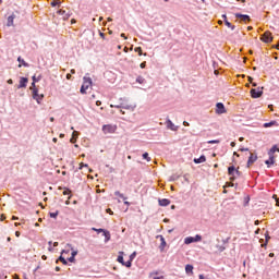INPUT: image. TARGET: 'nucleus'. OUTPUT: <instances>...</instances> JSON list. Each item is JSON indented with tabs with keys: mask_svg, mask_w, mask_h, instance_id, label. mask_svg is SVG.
Returning a JSON list of instances; mask_svg holds the SVG:
<instances>
[{
	"mask_svg": "<svg viewBox=\"0 0 279 279\" xmlns=\"http://www.w3.org/2000/svg\"><path fill=\"white\" fill-rule=\"evenodd\" d=\"M276 151H279L278 145H274V146L269 149V151H268L269 159L266 160V165H267L268 167H271V165H275V163H276V157H275V155H274V154H276Z\"/></svg>",
	"mask_w": 279,
	"mask_h": 279,
	"instance_id": "nucleus-1",
	"label": "nucleus"
},
{
	"mask_svg": "<svg viewBox=\"0 0 279 279\" xmlns=\"http://www.w3.org/2000/svg\"><path fill=\"white\" fill-rule=\"evenodd\" d=\"M93 86V78L88 76L83 77V85L81 86V94L86 95V90H88Z\"/></svg>",
	"mask_w": 279,
	"mask_h": 279,
	"instance_id": "nucleus-2",
	"label": "nucleus"
},
{
	"mask_svg": "<svg viewBox=\"0 0 279 279\" xmlns=\"http://www.w3.org/2000/svg\"><path fill=\"white\" fill-rule=\"evenodd\" d=\"M104 134H114L117 132V124H105L102 125Z\"/></svg>",
	"mask_w": 279,
	"mask_h": 279,
	"instance_id": "nucleus-3",
	"label": "nucleus"
},
{
	"mask_svg": "<svg viewBox=\"0 0 279 279\" xmlns=\"http://www.w3.org/2000/svg\"><path fill=\"white\" fill-rule=\"evenodd\" d=\"M202 241V235L196 234L194 238L193 236H187L184 239L185 245H191V243H199Z\"/></svg>",
	"mask_w": 279,
	"mask_h": 279,
	"instance_id": "nucleus-4",
	"label": "nucleus"
},
{
	"mask_svg": "<svg viewBox=\"0 0 279 279\" xmlns=\"http://www.w3.org/2000/svg\"><path fill=\"white\" fill-rule=\"evenodd\" d=\"M260 40H262L263 43H266V44L272 43V41H274V36H271V32L266 31V32L262 35Z\"/></svg>",
	"mask_w": 279,
	"mask_h": 279,
	"instance_id": "nucleus-5",
	"label": "nucleus"
},
{
	"mask_svg": "<svg viewBox=\"0 0 279 279\" xmlns=\"http://www.w3.org/2000/svg\"><path fill=\"white\" fill-rule=\"evenodd\" d=\"M228 174L230 175V180H234L236 175H239V170H236V168H234V166H231L228 168Z\"/></svg>",
	"mask_w": 279,
	"mask_h": 279,
	"instance_id": "nucleus-6",
	"label": "nucleus"
},
{
	"mask_svg": "<svg viewBox=\"0 0 279 279\" xmlns=\"http://www.w3.org/2000/svg\"><path fill=\"white\" fill-rule=\"evenodd\" d=\"M251 96L253 97V99H258V97L263 96V89L260 88L251 89Z\"/></svg>",
	"mask_w": 279,
	"mask_h": 279,
	"instance_id": "nucleus-7",
	"label": "nucleus"
},
{
	"mask_svg": "<svg viewBox=\"0 0 279 279\" xmlns=\"http://www.w3.org/2000/svg\"><path fill=\"white\" fill-rule=\"evenodd\" d=\"M45 95L38 94V89H33V99L37 100V104H40V100L44 99Z\"/></svg>",
	"mask_w": 279,
	"mask_h": 279,
	"instance_id": "nucleus-8",
	"label": "nucleus"
},
{
	"mask_svg": "<svg viewBox=\"0 0 279 279\" xmlns=\"http://www.w3.org/2000/svg\"><path fill=\"white\" fill-rule=\"evenodd\" d=\"M216 113L217 114H226V106L222 102H218L216 105Z\"/></svg>",
	"mask_w": 279,
	"mask_h": 279,
	"instance_id": "nucleus-9",
	"label": "nucleus"
},
{
	"mask_svg": "<svg viewBox=\"0 0 279 279\" xmlns=\"http://www.w3.org/2000/svg\"><path fill=\"white\" fill-rule=\"evenodd\" d=\"M27 82H29L27 77H20L17 88H27Z\"/></svg>",
	"mask_w": 279,
	"mask_h": 279,
	"instance_id": "nucleus-10",
	"label": "nucleus"
},
{
	"mask_svg": "<svg viewBox=\"0 0 279 279\" xmlns=\"http://www.w3.org/2000/svg\"><path fill=\"white\" fill-rule=\"evenodd\" d=\"M166 125L168 128V130H171L172 132H178V126L175 124H173V122L171 120H167L166 121Z\"/></svg>",
	"mask_w": 279,
	"mask_h": 279,
	"instance_id": "nucleus-11",
	"label": "nucleus"
},
{
	"mask_svg": "<svg viewBox=\"0 0 279 279\" xmlns=\"http://www.w3.org/2000/svg\"><path fill=\"white\" fill-rule=\"evenodd\" d=\"M256 160H258V156L254 155L253 153H251L248 160H247V167L252 166L253 163L256 162Z\"/></svg>",
	"mask_w": 279,
	"mask_h": 279,
	"instance_id": "nucleus-12",
	"label": "nucleus"
},
{
	"mask_svg": "<svg viewBox=\"0 0 279 279\" xmlns=\"http://www.w3.org/2000/svg\"><path fill=\"white\" fill-rule=\"evenodd\" d=\"M235 19H240L243 23H248L250 21V15H243L241 13L235 14Z\"/></svg>",
	"mask_w": 279,
	"mask_h": 279,
	"instance_id": "nucleus-13",
	"label": "nucleus"
},
{
	"mask_svg": "<svg viewBox=\"0 0 279 279\" xmlns=\"http://www.w3.org/2000/svg\"><path fill=\"white\" fill-rule=\"evenodd\" d=\"M58 14L62 16L63 21H69L71 16V14L66 13V11L62 9L58 11Z\"/></svg>",
	"mask_w": 279,
	"mask_h": 279,
	"instance_id": "nucleus-14",
	"label": "nucleus"
},
{
	"mask_svg": "<svg viewBox=\"0 0 279 279\" xmlns=\"http://www.w3.org/2000/svg\"><path fill=\"white\" fill-rule=\"evenodd\" d=\"M135 258H136V252H133L130 255V259L125 262L124 267H132V260H134Z\"/></svg>",
	"mask_w": 279,
	"mask_h": 279,
	"instance_id": "nucleus-15",
	"label": "nucleus"
},
{
	"mask_svg": "<svg viewBox=\"0 0 279 279\" xmlns=\"http://www.w3.org/2000/svg\"><path fill=\"white\" fill-rule=\"evenodd\" d=\"M222 19H223L225 25H226L227 27H229V28L232 29V31L235 29L236 26L232 25V23H230V22L228 21V16H227L226 14L222 15Z\"/></svg>",
	"mask_w": 279,
	"mask_h": 279,
	"instance_id": "nucleus-16",
	"label": "nucleus"
},
{
	"mask_svg": "<svg viewBox=\"0 0 279 279\" xmlns=\"http://www.w3.org/2000/svg\"><path fill=\"white\" fill-rule=\"evenodd\" d=\"M149 278L151 279H165V276L160 275L158 271L150 272Z\"/></svg>",
	"mask_w": 279,
	"mask_h": 279,
	"instance_id": "nucleus-17",
	"label": "nucleus"
},
{
	"mask_svg": "<svg viewBox=\"0 0 279 279\" xmlns=\"http://www.w3.org/2000/svg\"><path fill=\"white\" fill-rule=\"evenodd\" d=\"M159 206H169L171 204V201L169 198H159Z\"/></svg>",
	"mask_w": 279,
	"mask_h": 279,
	"instance_id": "nucleus-18",
	"label": "nucleus"
},
{
	"mask_svg": "<svg viewBox=\"0 0 279 279\" xmlns=\"http://www.w3.org/2000/svg\"><path fill=\"white\" fill-rule=\"evenodd\" d=\"M78 136H80V133H78L77 131H73L72 137H71L70 142H71L72 144L77 143V137H78Z\"/></svg>",
	"mask_w": 279,
	"mask_h": 279,
	"instance_id": "nucleus-19",
	"label": "nucleus"
},
{
	"mask_svg": "<svg viewBox=\"0 0 279 279\" xmlns=\"http://www.w3.org/2000/svg\"><path fill=\"white\" fill-rule=\"evenodd\" d=\"M195 165H202V162H206V156L202 155L199 158L194 159Z\"/></svg>",
	"mask_w": 279,
	"mask_h": 279,
	"instance_id": "nucleus-20",
	"label": "nucleus"
},
{
	"mask_svg": "<svg viewBox=\"0 0 279 279\" xmlns=\"http://www.w3.org/2000/svg\"><path fill=\"white\" fill-rule=\"evenodd\" d=\"M14 19H16V15L12 14L11 16L8 17V27H12L14 25Z\"/></svg>",
	"mask_w": 279,
	"mask_h": 279,
	"instance_id": "nucleus-21",
	"label": "nucleus"
},
{
	"mask_svg": "<svg viewBox=\"0 0 279 279\" xmlns=\"http://www.w3.org/2000/svg\"><path fill=\"white\" fill-rule=\"evenodd\" d=\"M185 272L187 274V276H193V265L187 264L185 266Z\"/></svg>",
	"mask_w": 279,
	"mask_h": 279,
	"instance_id": "nucleus-22",
	"label": "nucleus"
},
{
	"mask_svg": "<svg viewBox=\"0 0 279 279\" xmlns=\"http://www.w3.org/2000/svg\"><path fill=\"white\" fill-rule=\"evenodd\" d=\"M274 125H278V122L277 121H270V122H267V123H264V128H274Z\"/></svg>",
	"mask_w": 279,
	"mask_h": 279,
	"instance_id": "nucleus-23",
	"label": "nucleus"
},
{
	"mask_svg": "<svg viewBox=\"0 0 279 279\" xmlns=\"http://www.w3.org/2000/svg\"><path fill=\"white\" fill-rule=\"evenodd\" d=\"M114 195H116V197H120V199H123V202H125V199H128L126 197H125V195H123L121 192H119V191H116L114 192Z\"/></svg>",
	"mask_w": 279,
	"mask_h": 279,
	"instance_id": "nucleus-24",
	"label": "nucleus"
},
{
	"mask_svg": "<svg viewBox=\"0 0 279 279\" xmlns=\"http://www.w3.org/2000/svg\"><path fill=\"white\" fill-rule=\"evenodd\" d=\"M134 51H135L136 53H138V56H147V52L143 53V48H141V47H136V48L134 49Z\"/></svg>",
	"mask_w": 279,
	"mask_h": 279,
	"instance_id": "nucleus-25",
	"label": "nucleus"
},
{
	"mask_svg": "<svg viewBox=\"0 0 279 279\" xmlns=\"http://www.w3.org/2000/svg\"><path fill=\"white\" fill-rule=\"evenodd\" d=\"M63 195H69V199H71V197H73V194H71V191L68 187L63 189Z\"/></svg>",
	"mask_w": 279,
	"mask_h": 279,
	"instance_id": "nucleus-26",
	"label": "nucleus"
},
{
	"mask_svg": "<svg viewBox=\"0 0 279 279\" xmlns=\"http://www.w3.org/2000/svg\"><path fill=\"white\" fill-rule=\"evenodd\" d=\"M17 62H20V64H22V66H29V64L27 62H25V60L21 57L17 58Z\"/></svg>",
	"mask_w": 279,
	"mask_h": 279,
	"instance_id": "nucleus-27",
	"label": "nucleus"
},
{
	"mask_svg": "<svg viewBox=\"0 0 279 279\" xmlns=\"http://www.w3.org/2000/svg\"><path fill=\"white\" fill-rule=\"evenodd\" d=\"M102 234H104V236H105V239H106V243H108V241H110V231H104L102 232Z\"/></svg>",
	"mask_w": 279,
	"mask_h": 279,
	"instance_id": "nucleus-28",
	"label": "nucleus"
},
{
	"mask_svg": "<svg viewBox=\"0 0 279 279\" xmlns=\"http://www.w3.org/2000/svg\"><path fill=\"white\" fill-rule=\"evenodd\" d=\"M142 156L144 160H147V162H151V157H149L148 153H144Z\"/></svg>",
	"mask_w": 279,
	"mask_h": 279,
	"instance_id": "nucleus-29",
	"label": "nucleus"
},
{
	"mask_svg": "<svg viewBox=\"0 0 279 279\" xmlns=\"http://www.w3.org/2000/svg\"><path fill=\"white\" fill-rule=\"evenodd\" d=\"M136 82L137 84H145V78L143 76H137Z\"/></svg>",
	"mask_w": 279,
	"mask_h": 279,
	"instance_id": "nucleus-30",
	"label": "nucleus"
},
{
	"mask_svg": "<svg viewBox=\"0 0 279 279\" xmlns=\"http://www.w3.org/2000/svg\"><path fill=\"white\" fill-rule=\"evenodd\" d=\"M118 263L125 265V262H123V253H120V255L118 256Z\"/></svg>",
	"mask_w": 279,
	"mask_h": 279,
	"instance_id": "nucleus-31",
	"label": "nucleus"
},
{
	"mask_svg": "<svg viewBox=\"0 0 279 279\" xmlns=\"http://www.w3.org/2000/svg\"><path fill=\"white\" fill-rule=\"evenodd\" d=\"M166 246H167V242L165 241V238L161 236L160 250H165Z\"/></svg>",
	"mask_w": 279,
	"mask_h": 279,
	"instance_id": "nucleus-32",
	"label": "nucleus"
},
{
	"mask_svg": "<svg viewBox=\"0 0 279 279\" xmlns=\"http://www.w3.org/2000/svg\"><path fill=\"white\" fill-rule=\"evenodd\" d=\"M209 145H219L220 141L219 140H213L207 142Z\"/></svg>",
	"mask_w": 279,
	"mask_h": 279,
	"instance_id": "nucleus-33",
	"label": "nucleus"
},
{
	"mask_svg": "<svg viewBox=\"0 0 279 279\" xmlns=\"http://www.w3.org/2000/svg\"><path fill=\"white\" fill-rule=\"evenodd\" d=\"M59 260H60V263H62L63 265H68V262H66V259H65L64 257L60 256V257H59Z\"/></svg>",
	"mask_w": 279,
	"mask_h": 279,
	"instance_id": "nucleus-34",
	"label": "nucleus"
},
{
	"mask_svg": "<svg viewBox=\"0 0 279 279\" xmlns=\"http://www.w3.org/2000/svg\"><path fill=\"white\" fill-rule=\"evenodd\" d=\"M93 230H94V232H98V234L99 233H104L106 230H104V229H96V228H93Z\"/></svg>",
	"mask_w": 279,
	"mask_h": 279,
	"instance_id": "nucleus-35",
	"label": "nucleus"
},
{
	"mask_svg": "<svg viewBox=\"0 0 279 279\" xmlns=\"http://www.w3.org/2000/svg\"><path fill=\"white\" fill-rule=\"evenodd\" d=\"M50 217H51L52 219H56V217H58V211H57V213H50Z\"/></svg>",
	"mask_w": 279,
	"mask_h": 279,
	"instance_id": "nucleus-36",
	"label": "nucleus"
},
{
	"mask_svg": "<svg viewBox=\"0 0 279 279\" xmlns=\"http://www.w3.org/2000/svg\"><path fill=\"white\" fill-rule=\"evenodd\" d=\"M272 197H274V199H276V206H279L278 195H274Z\"/></svg>",
	"mask_w": 279,
	"mask_h": 279,
	"instance_id": "nucleus-37",
	"label": "nucleus"
},
{
	"mask_svg": "<svg viewBox=\"0 0 279 279\" xmlns=\"http://www.w3.org/2000/svg\"><path fill=\"white\" fill-rule=\"evenodd\" d=\"M84 167L88 168V165L84 163V162H81L80 163V169H84Z\"/></svg>",
	"mask_w": 279,
	"mask_h": 279,
	"instance_id": "nucleus-38",
	"label": "nucleus"
},
{
	"mask_svg": "<svg viewBox=\"0 0 279 279\" xmlns=\"http://www.w3.org/2000/svg\"><path fill=\"white\" fill-rule=\"evenodd\" d=\"M140 66H141V69H145V66H147V62H142L141 64H140Z\"/></svg>",
	"mask_w": 279,
	"mask_h": 279,
	"instance_id": "nucleus-39",
	"label": "nucleus"
},
{
	"mask_svg": "<svg viewBox=\"0 0 279 279\" xmlns=\"http://www.w3.org/2000/svg\"><path fill=\"white\" fill-rule=\"evenodd\" d=\"M106 213H107L108 215H114V213H113L112 209H110V208H107Z\"/></svg>",
	"mask_w": 279,
	"mask_h": 279,
	"instance_id": "nucleus-40",
	"label": "nucleus"
},
{
	"mask_svg": "<svg viewBox=\"0 0 279 279\" xmlns=\"http://www.w3.org/2000/svg\"><path fill=\"white\" fill-rule=\"evenodd\" d=\"M69 263H75V257H73V255L68 259Z\"/></svg>",
	"mask_w": 279,
	"mask_h": 279,
	"instance_id": "nucleus-41",
	"label": "nucleus"
},
{
	"mask_svg": "<svg viewBox=\"0 0 279 279\" xmlns=\"http://www.w3.org/2000/svg\"><path fill=\"white\" fill-rule=\"evenodd\" d=\"M0 221H5V215L2 214V215L0 216Z\"/></svg>",
	"mask_w": 279,
	"mask_h": 279,
	"instance_id": "nucleus-42",
	"label": "nucleus"
},
{
	"mask_svg": "<svg viewBox=\"0 0 279 279\" xmlns=\"http://www.w3.org/2000/svg\"><path fill=\"white\" fill-rule=\"evenodd\" d=\"M48 244L50 245V246L48 247L49 252H53V247H51V241L48 242Z\"/></svg>",
	"mask_w": 279,
	"mask_h": 279,
	"instance_id": "nucleus-43",
	"label": "nucleus"
},
{
	"mask_svg": "<svg viewBox=\"0 0 279 279\" xmlns=\"http://www.w3.org/2000/svg\"><path fill=\"white\" fill-rule=\"evenodd\" d=\"M51 5H52V8H56V5H58V1H52Z\"/></svg>",
	"mask_w": 279,
	"mask_h": 279,
	"instance_id": "nucleus-44",
	"label": "nucleus"
},
{
	"mask_svg": "<svg viewBox=\"0 0 279 279\" xmlns=\"http://www.w3.org/2000/svg\"><path fill=\"white\" fill-rule=\"evenodd\" d=\"M72 256L75 258V256H77V251H73Z\"/></svg>",
	"mask_w": 279,
	"mask_h": 279,
	"instance_id": "nucleus-45",
	"label": "nucleus"
},
{
	"mask_svg": "<svg viewBox=\"0 0 279 279\" xmlns=\"http://www.w3.org/2000/svg\"><path fill=\"white\" fill-rule=\"evenodd\" d=\"M19 217L12 216V221H17Z\"/></svg>",
	"mask_w": 279,
	"mask_h": 279,
	"instance_id": "nucleus-46",
	"label": "nucleus"
},
{
	"mask_svg": "<svg viewBox=\"0 0 279 279\" xmlns=\"http://www.w3.org/2000/svg\"><path fill=\"white\" fill-rule=\"evenodd\" d=\"M121 38H124V40H128V37L124 35V33L121 34Z\"/></svg>",
	"mask_w": 279,
	"mask_h": 279,
	"instance_id": "nucleus-47",
	"label": "nucleus"
},
{
	"mask_svg": "<svg viewBox=\"0 0 279 279\" xmlns=\"http://www.w3.org/2000/svg\"><path fill=\"white\" fill-rule=\"evenodd\" d=\"M32 88H36V83L35 82L32 83L31 90H32Z\"/></svg>",
	"mask_w": 279,
	"mask_h": 279,
	"instance_id": "nucleus-48",
	"label": "nucleus"
},
{
	"mask_svg": "<svg viewBox=\"0 0 279 279\" xmlns=\"http://www.w3.org/2000/svg\"><path fill=\"white\" fill-rule=\"evenodd\" d=\"M110 108H121V106H119V105H116V106L111 105Z\"/></svg>",
	"mask_w": 279,
	"mask_h": 279,
	"instance_id": "nucleus-49",
	"label": "nucleus"
},
{
	"mask_svg": "<svg viewBox=\"0 0 279 279\" xmlns=\"http://www.w3.org/2000/svg\"><path fill=\"white\" fill-rule=\"evenodd\" d=\"M183 125H184L185 128H189L190 124H189V122L184 121V122H183Z\"/></svg>",
	"mask_w": 279,
	"mask_h": 279,
	"instance_id": "nucleus-50",
	"label": "nucleus"
},
{
	"mask_svg": "<svg viewBox=\"0 0 279 279\" xmlns=\"http://www.w3.org/2000/svg\"><path fill=\"white\" fill-rule=\"evenodd\" d=\"M96 106H101V100H97Z\"/></svg>",
	"mask_w": 279,
	"mask_h": 279,
	"instance_id": "nucleus-51",
	"label": "nucleus"
},
{
	"mask_svg": "<svg viewBox=\"0 0 279 279\" xmlns=\"http://www.w3.org/2000/svg\"><path fill=\"white\" fill-rule=\"evenodd\" d=\"M8 84H14V81L12 78L8 80Z\"/></svg>",
	"mask_w": 279,
	"mask_h": 279,
	"instance_id": "nucleus-52",
	"label": "nucleus"
},
{
	"mask_svg": "<svg viewBox=\"0 0 279 279\" xmlns=\"http://www.w3.org/2000/svg\"><path fill=\"white\" fill-rule=\"evenodd\" d=\"M15 236H21V232H20V231H16V232H15Z\"/></svg>",
	"mask_w": 279,
	"mask_h": 279,
	"instance_id": "nucleus-53",
	"label": "nucleus"
},
{
	"mask_svg": "<svg viewBox=\"0 0 279 279\" xmlns=\"http://www.w3.org/2000/svg\"><path fill=\"white\" fill-rule=\"evenodd\" d=\"M231 147H236V143L231 142Z\"/></svg>",
	"mask_w": 279,
	"mask_h": 279,
	"instance_id": "nucleus-54",
	"label": "nucleus"
},
{
	"mask_svg": "<svg viewBox=\"0 0 279 279\" xmlns=\"http://www.w3.org/2000/svg\"><path fill=\"white\" fill-rule=\"evenodd\" d=\"M70 198H68V201H65V205L69 206V204H71V201H69Z\"/></svg>",
	"mask_w": 279,
	"mask_h": 279,
	"instance_id": "nucleus-55",
	"label": "nucleus"
},
{
	"mask_svg": "<svg viewBox=\"0 0 279 279\" xmlns=\"http://www.w3.org/2000/svg\"><path fill=\"white\" fill-rule=\"evenodd\" d=\"M124 205H125V206H130V202L124 201Z\"/></svg>",
	"mask_w": 279,
	"mask_h": 279,
	"instance_id": "nucleus-56",
	"label": "nucleus"
},
{
	"mask_svg": "<svg viewBox=\"0 0 279 279\" xmlns=\"http://www.w3.org/2000/svg\"><path fill=\"white\" fill-rule=\"evenodd\" d=\"M71 74H66V80H71Z\"/></svg>",
	"mask_w": 279,
	"mask_h": 279,
	"instance_id": "nucleus-57",
	"label": "nucleus"
},
{
	"mask_svg": "<svg viewBox=\"0 0 279 279\" xmlns=\"http://www.w3.org/2000/svg\"><path fill=\"white\" fill-rule=\"evenodd\" d=\"M41 258H43V260H47V256L46 255H43Z\"/></svg>",
	"mask_w": 279,
	"mask_h": 279,
	"instance_id": "nucleus-58",
	"label": "nucleus"
},
{
	"mask_svg": "<svg viewBox=\"0 0 279 279\" xmlns=\"http://www.w3.org/2000/svg\"><path fill=\"white\" fill-rule=\"evenodd\" d=\"M71 73H72V75H75V70L72 69V70H71Z\"/></svg>",
	"mask_w": 279,
	"mask_h": 279,
	"instance_id": "nucleus-59",
	"label": "nucleus"
},
{
	"mask_svg": "<svg viewBox=\"0 0 279 279\" xmlns=\"http://www.w3.org/2000/svg\"><path fill=\"white\" fill-rule=\"evenodd\" d=\"M252 29H253L252 26H248V27H247V31H248V32H252Z\"/></svg>",
	"mask_w": 279,
	"mask_h": 279,
	"instance_id": "nucleus-60",
	"label": "nucleus"
},
{
	"mask_svg": "<svg viewBox=\"0 0 279 279\" xmlns=\"http://www.w3.org/2000/svg\"><path fill=\"white\" fill-rule=\"evenodd\" d=\"M53 247H58V242H54V243H53Z\"/></svg>",
	"mask_w": 279,
	"mask_h": 279,
	"instance_id": "nucleus-61",
	"label": "nucleus"
},
{
	"mask_svg": "<svg viewBox=\"0 0 279 279\" xmlns=\"http://www.w3.org/2000/svg\"><path fill=\"white\" fill-rule=\"evenodd\" d=\"M254 78H252L251 76H248V82H251L252 83V81H253Z\"/></svg>",
	"mask_w": 279,
	"mask_h": 279,
	"instance_id": "nucleus-62",
	"label": "nucleus"
},
{
	"mask_svg": "<svg viewBox=\"0 0 279 279\" xmlns=\"http://www.w3.org/2000/svg\"><path fill=\"white\" fill-rule=\"evenodd\" d=\"M14 279H20V278H19V275H14Z\"/></svg>",
	"mask_w": 279,
	"mask_h": 279,
	"instance_id": "nucleus-63",
	"label": "nucleus"
},
{
	"mask_svg": "<svg viewBox=\"0 0 279 279\" xmlns=\"http://www.w3.org/2000/svg\"><path fill=\"white\" fill-rule=\"evenodd\" d=\"M275 47H276V49H278V50H279V44H277Z\"/></svg>",
	"mask_w": 279,
	"mask_h": 279,
	"instance_id": "nucleus-64",
	"label": "nucleus"
}]
</instances>
